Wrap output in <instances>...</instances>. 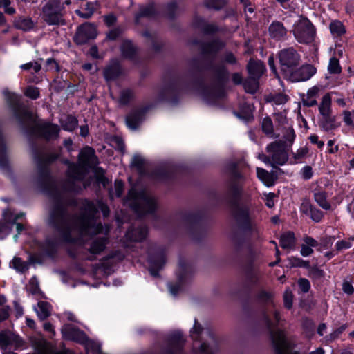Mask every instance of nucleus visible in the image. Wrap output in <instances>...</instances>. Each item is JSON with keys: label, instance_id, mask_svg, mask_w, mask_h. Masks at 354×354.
<instances>
[{"label": "nucleus", "instance_id": "f257e3e1", "mask_svg": "<svg viewBox=\"0 0 354 354\" xmlns=\"http://www.w3.org/2000/svg\"><path fill=\"white\" fill-rule=\"evenodd\" d=\"M54 197L57 200V204L50 213V222L65 242L76 243L86 234L108 232V228H104L97 220L99 210L105 217L109 214V207L101 201L94 203L84 201L80 205V216H71L63 204L59 203L60 196Z\"/></svg>", "mask_w": 354, "mask_h": 354}, {"label": "nucleus", "instance_id": "f03ea898", "mask_svg": "<svg viewBox=\"0 0 354 354\" xmlns=\"http://www.w3.org/2000/svg\"><path fill=\"white\" fill-rule=\"evenodd\" d=\"M125 203L139 215L152 213L157 207L156 201L150 193L144 189L138 190L136 187L129 190Z\"/></svg>", "mask_w": 354, "mask_h": 354}, {"label": "nucleus", "instance_id": "7ed1b4c3", "mask_svg": "<svg viewBox=\"0 0 354 354\" xmlns=\"http://www.w3.org/2000/svg\"><path fill=\"white\" fill-rule=\"evenodd\" d=\"M19 120L24 123L27 127H33V131L46 139L56 138L58 135L59 128L57 125L51 124L48 122H41L35 118L33 114L25 109L21 111L17 115Z\"/></svg>", "mask_w": 354, "mask_h": 354}, {"label": "nucleus", "instance_id": "20e7f679", "mask_svg": "<svg viewBox=\"0 0 354 354\" xmlns=\"http://www.w3.org/2000/svg\"><path fill=\"white\" fill-rule=\"evenodd\" d=\"M96 162V157L93 149L86 147L79 154L78 164H71L68 167V174L70 180H80L84 177L88 168Z\"/></svg>", "mask_w": 354, "mask_h": 354}, {"label": "nucleus", "instance_id": "39448f33", "mask_svg": "<svg viewBox=\"0 0 354 354\" xmlns=\"http://www.w3.org/2000/svg\"><path fill=\"white\" fill-rule=\"evenodd\" d=\"M268 155L263 153L258 154V158L265 164L275 167L277 165H282L286 162L288 156L283 143L273 142L266 147Z\"/></svg>", "mask_w": 354, "mask_h": 354}, {"label": "nucleus", "instance_id": "423d86ee", "mask_svg": "<svg viewBox=\"0 0 354 354\" xmlns=\"http://www.w3.org/2000/svg\"><path fill=\"white\" fill-rule=\"evenodd\" d=\"M64 4L70 5L71 0L61 3L59 0H53L47 3L41 13L42 19L49 25H58L64 23Z\"/></svg>", "mask_w": 354, "mask_h": 354}, {"label": "nucleus", "instance_id": "0eeeda50", "mask_svg": "<svg viewBox=\"0 0 354 354\" xmlns=\"http://www.w3.org/2000/svg\"><path fill=\"white\" fill-rule=\"evenodd\" d=\"M292 31L296 40L302 44L313 41L316 34L315 26L308 19L304 17H300L295 22Z\"/></svg>", "mask_w": 354, "mask_h": 354}, {"label": "nucleus", "instance_id": "6e6552de", "mask_svg": "<svg viewBox=\"0 0 354 354\" xmlns=\"http://www.w3.org/2000/svg\"><path fill=\"white\" fill-rule=\"evenodd\" d=\"M278 57L281 72L284 78L299 65L301 61L300 55L292 47L279 51Z\"/></svg>", "mask_w": 354, "mask_h": 354}, {"label": "nucleus", "instance_id": "1a4fd4ad", "mask_svg": "<svg viewBox=\"0 0 354 354\" xmlns=\"http://www.w3.org/2000/svg\"><path fill=\"white\" fill-rule=\"evenodd\" d=\"M266 322L277 354H299L292 351V345L286 338L283 330L277 328L268 319H266Z\"/></svg>", "mask_w": 354, "mask_h": 354}, {"label": "nucleus", "instance_id": "9d476101", "mask_svg": "<svg viewBox=\"0 0 354 354\" xmlns=\"http://www.w3.org/2000/svg\"><path fill=\"white\" fill-rule=\"evenodd\" d=\"M62 336L65 339L73 340L80 344H85L86 347L91 348L95 353H100L99 344L88 342L85 333L80 331L72 324H66L62 329Z\"/></svg>", "mask_w": 354, "mask_h": 354}, {"label": "nucleus", "instance_id": "9b49d317", "mask_svg": "<svg viewBox=\"0 0 354 354\" xmlns=\"http://www.w3.org/2000/svg\"><path fill=\"white\" fill-rule=\"evenodd\" d=\"M317 69L311 64H304L299 68H295L290 73L286 79L292 82H305L310 80L315 73Z\"/></svg>", "mask_w": 354, "mask_h": 354}, {"label": "nucleus", "instance_id": "f8f14e48", "mask_svg": "<svg viewBox=\"0 0 354 354\" xmlns=\"http://www.w3.org/2000/svg\"><path fill=\"white\" fill-rule=\"evenodd\" d=\"M24 216L23 213L15 214L11 210L3 212V221L0 222V239L5 238L10 234L12 227L16 221Z\"/></svg>", "mask_w": 354, "mask_h": 354}, {"label": "nucleus", "instance_id": "ddd939ff", "mask_svg": "<svg viewBox=\"0 0 354 354\" xmlns=\"http://www.w3.org/2000/svg\"><path fill=\"white\" fill-rule=\"evenodd\" d=\"M22 344V340L18 335L10 332L0 333V347L3 351L7 349H17Z\"/></svg>", "mask_w": 354, "mask_h": 354}, {"label": "nucleus", "instance_id": "4468645a", "mask_svg": "<svg viewBox=\"0 0 354 354\" xmlns=\"http://www.w3.org/2000/svg\"><path fill=\"white\" fill-rule=\"evenodd\" d=\"M97 36L96 27L91 24H84L79 27L75 36L77 44L86 43L88 39H94Z\"/></svg>", "mask_w": 354, "mask_h": 354}, {"label": "nucleus", "instance_id": "2eb2a0df", "mask_svg": "<svg viewBox=\"0 0 354 354\" xmlns=\"http://www.w3.org/2000/svg\"><path fill=\"white\" fill-rule=\"evenodd\" d=\"M165 263V257L162 252H158L154 256L150 257L149 259V270L151 275L158 276V270H160Z\"/></svg>", "mask_w": 354, "mask_h": 354}, {"label": "nucleus", "instance_id": "dca6fc26", "mask_svg": "<svg viewBox=\"0 0 354 354\" xmlns=\"http://www.w3.org/2000/svg\"><path fill=\"white\" fill-rule=\"evenodd\" d=\"M234 216L241 225L248 227L250 224L251 218L249 209L246 206H238L234 210Z\"/></svg>", "mask_w": 354, "mask_h": 354}, {"label": "nucleus", "instance_id": "f3484780", "mask_svg": "<svg viewBox=\"0 0 354 354\" xmlns=\"http://www.w3.org/2000/svg\"><path fill=\"white\" fill-rule=\"evenodd\" d=\"M322 88L320 86H314L308 89L306 95L303 98V103L307 106H313L317 104V98L319 97Z\"/></svg>", "mask_w": 354, "mask_h": 354}, {"label": "nucleus", "instance_id": "a211bd4d", "mask_svg": "<svg viewBox=\"0 0 354 354\" xmlns=\"http://www.w3.org/2000/svg\"><path fill=\"white\" fill-rule=\"evenodd\" d=\"M269 33L273 39L280 40L285 38L287 30L283 24L279 21H274L269 27Z\"/></svg>", "mask_w": 354, "mask_h": 354}, {"label": "nucleus", "instance_id": "6ab92c4d", "mask_svg": "<svg viewBox=\"0 0 354 354\" xmlns=\"http://www.w3.org/2000/svg\"><path fill=\"white\" fill-rule=\"evenodd\" d=\"M301 211L310 216L315 222H319L323 216L322 212L313 207L308 201H304L301 205Z\"/></svg>", "mask_w": 354, "mask_h": 354}, {"label": "nucleus", "instance_id": "aec40b11", "mask_svg": "<svg viewBox=\"0 0 354 354\" xmlns=\"http://www.w3.org/2000/svg\"><path fill=\"white\" fill-rule=\"evenodd\" d=\"M32 343L35 350L34 354H72L55 353L42 338L35 339Z\"/></svg>", "mask_w": 354, "mask_h": 354}, {"label": "nucleus", "instance_id": "412c9836", "mask_svg": "<svg viewBox=\"0 0 354 354\" xmlns=\"http://www.w3.org/2000/svg\"><path fill=\"white\" fill-rule=\"evenodd\" d=\"M248 72L253 78H259L265 71V66L261 61L251 60L248 65Z\"/></svg>", "mask_w": 354, "mask_h": 354}, {"label": "nucleus", "instance_id": "4be33fe9", "mask_svg": "<svg viewBox=\"0 0 354 354\" xmlns=\"http://www.w3.org/2000/svg\"><path fill=\"white\" fill-rule=\"evenodd\" d=\"M318 245L317 241L312 237L305 236L301 245L300 253L303 257L310 256L313 252V248Z\"/></svg>", "mask_w": 354, "mask_h": 354}, {"label": "nucleus", "instance_id": "5701e85b", "mask_svg": "<svg viewBox=\"0 0 354 354\" xmlns=\"http://www.w3.org/2000/svg\"><path fill=\"white\" fill-rule=\"evenodd\" d=\"M147 234V229L142 225L136 229H131L127 232V238L133 241H140L143 240Z\"/></svg>", "mask_w": 354, "mask_h": 354}, {"label": "nucleus", "instance_id": "b1692460", "mask_svg": "<svg viewBox=\"0 0 354 354\" xmlns=\"http://www.w3.org/2000/svg\"><path fill=\"white\" fill-rule=\"evenodd\" d=\"M331 97L329 93L323 96L321 104L319 106V111L324 118L329 117L330 114Z\"/></svg>", "mask_w": 354, "mask_h": 354}, {"label": "nucleus", "instance_id": "393cba45", "mask_svg": "<svg viewBox=\"0 0 354 354\" xmlns=\"http://www.w3.org/2000/svg\"><path fill=\"white\" fill-rule=\"evenodd\" d=\"M34 309L41 319L47 318L50 315L51 312L50 305L46 301L38 302L37 306L35 307Z\"/></svg>", "mask_w": 354, "mask_h": 354}, {"label": "nucleus", "instance_id": "a878e982", "mask_svg": "<svg viewBox=\"0 0 354 354\" xmlns=\"http://www.w3.org/2000/svg\"><path fill=\"white\" fill-rule=\"evenodd\" d=\"M142 120L140 113H134L129 115L126 118V124L131 130H136Z\"/></svg>", "mask_w": 354, "mask_h": 354}, {"label": "nucleus", "instance_id": "bb28decb", "mask_svg": "<svg viewBox=\"0 0 354 354\" xmlns=\"http://www.w3.org/2000/svg\"><path fill=\"white\" fill-rule=\"evenodd\" d=\"M330 31L333 37H339L346 32L343 23L339 20H333L329 25Z\"/></svg>", "mask_w": 354, "mask_h": 354}, {"label": "nucleus", "instance_id": "cd10ccee", "mask_svg": "<svg viewBox=\"0 0 354 354\" xmlns=\"http://www.w3.org/2000/svg\"><path fill=\"white\" fill-rule=\"evenodd\" d=\"M295 243V236L292 232H287L281 235L280 238V245L283 249L290 250Z\"/></svg>", "mask_w": 354, "mask_h": 354}, {"label": "nucleus", "instance_id": "c85d7f7f", "mask_svg": "<svg viewBox=\"0 0 354 354\" xmlns=\"http://www.w3.org/2000/svg\"><path fill=\"white\" fill-rule=\"evenodd\" d=\"M62 128L68 131H73L77 126L76 118L72 115H67L60 120Z\"/></svg>", "mask_w": 354, "mask_h": 354}, {"label": "nucleus", "instance_id": "c756f323", "mask_svg": "<svg viewBox=\"0 0 354 354\" xmlns=\"http://www.w3.org/2000/svg\"><path fill=\"white\" fill-rule=\"evenodd\" d=\"M106 244V239L100 237L95 239L91 245L90 252L92 254H99L103 251Z\"/></svg>", "mask_w": 354, "mask_h": 354}, {"label": "nucleus", "instance_id": "7c9ffc66", "mask_svg": "<svg viewBox=\"0 0 354 354\" xmlns=\"http://www.w3.org/2000/svg\"><path fill=\"white\" fill-rule=\"evenodd\" d=\"M257 177L267 186H270L274 183V178L271 174L262 168H257Z\"/></svg>", "mask_w": 354, "mask_h": 354}, {"label": "nucleus", "instance_id": "2f4dec72", "mask_svg": "<svg viewBox=\"0 0 354 354\" xmlns=\"http://www.w3.org/2000/svg\"><path fill=\"white\" fill-rule=\"evenodd\" d=\"M315 201L324 209H329L330 208V203L326 200V195L324 192H318L314 194Z\"/></svg>", "mask_w": 354, "mask_h": 354}, {"label": "nucleus", "instance_id": "473e14b6", "mask_svg": "<svg viewBox=\"0 0 354 354\" xmlns=\"http://www.w3.org/2000/svg\"><path fill=\"white\" fill-rule=\"evenodd\" d=\"M223 46V43L218 40H214L209 44L205 45L203 48L205 54H213L216 53Z\"/></svg>", "mask_w": 354, "mask_h": 354}, {"label": "nucleus", "instance_id": "72a5a7b5", "mask_svg": "<svg viewBox=\"0 0 354 354\" xmlns=\"http://www.w3.org/2000/svg\"><path fill=\"white\" fill-rule=\"evenodd\" d=\"M10 267L17 272H24L28 268V264L23 261L20 258L15 257L10 263Z\"/></svg>", "mask_w": 354, "mask_h": 354}, {"label": "nucleus", "instance_id": "f704fd0d", "mask_svg": "<svg viewBox=\"0 0 354 354\" xmlns=\"http://www.w3.org/2000/svg\"><path fill=\"white\" fill-rule=\"evenodd\" d=\"M328 71L331 74H338L342 71L339 59L335 57H332L329 60Z\"/></svg>", "mask_w": 354, "mask_h": 354}, {"label": "nucleus", "instance_id": "c9c22d12", "mask_svg": "<svg viewBox=\"0 0 354 354\" xmlns=\"http://www.w3.org/2000/svg\"><path fill=\"white\" fill-rule=\"evenodd\" d=\"M121 51L124 57H131L135 52V48L130 41H124L121 46Z\"/></svg>", "mask_w": 354, "mask_h": 354}, {"label": "nucleus", "instance_id": "e433bc0d", "mask_svg": "<svg viewBox=\"0 0 354 354\" xmlns=\"http://www.w3.org/2000/svg\"><path fill=\"white\" fill-rule=\"evenodd\" d=\"M15 26L17 28L23 30H28L33 27V22L30 19L19 18L16 22Z\"/></svg>", "mask_w": 354, "mask_h": 354}, {"label": "nucleus", "instance_id": "4c0bfd02", "mask_svg": "<svg viewBox=\"0 0 354 354\" xmlns=\"http://www.w3.org/2000/svg\"><path fill=\"white\" fill-rule=\"evenodd\" d=\"M243 86L246 92L254 93L258 88V82L257 79L251 77L244 82Z\"/></svg>", "mask_w": 354, "mask_h": 354}, {"label": "nucleus", "instance_id": "58836bf2", "mask_svg": "<svg viewBox=\"0 0 354 354\" xmlns=\"http://www.w3.org/2000/svg\"><path fill=\"white\" fill-rule=\"evenodd\" d=\"M120 73V68L118 65L110 66L104 71V77L107 80L114 79Z\"/></svg>", "mask_w": 354, "mask_h": 354}, {"label": "nucleus", "instance_id": "ea45409f", "mask_svg": "<svg viewBox=\"0 0 354 354\" xmlns=\"http://www.w3.org/2000/svg\"><path fill=\"white\" fill-rule=\"evenodd\" d=\"M95 9V4L93 3H87L86 5V12H82L80 10H75V12L81 17L88 19L92 16Z\"/></svg>", "mask_w": 354, "mask_h": 354}, {"label": "nucleus", "instance_id": "a19ab883", "mask_svg": "<svg viewBox=\"0 0 354 354\" xmlns=\"http://www.w3.org/2000/svg\"><path fill=\"white\" fill-rule=\"evenodd\" d=\"M262 130L269 136L273 135V124L270 118H265L262 121Z\"/></svg>", "mask_w": 354, "mask_h": 354}, {"label": "nucleus", "instance_id": "79ce46f5", "mask_svg": "<svg viewBox=\"0 0 354 354\" xmlns=\"http://www.w3.org/2000/svg\"><path fill=\"white\" fill-rule=\"evenodd\" d=\"M156 13V9L153 4H149L146 6H142L140 9V17H152Z\"/></svg>", "mask_w": 354, "mask_h": 354}, {"label": "nucleus", "instance_id": "37998d69", "mask_svg": "<svg viewBox=\"0 0 354 354\" xmlns=\"http://www.w3.org/2000/svg\"><path fill=\"white\" fill-rule=\"evenodd\" d=\"M343 120L346 125L354 127V111H344L343 112Z\"/></svg>", "mask_w": 354, "mask_h": 354}, {"label": "nucleus", "instance_id": "c03bdc74", "mask_svg": "<svg viewBox=\"0 0 354 354\" xmlns=\"http://www.w3.org/2000/svg\"><path fill=\"white\" fill-rule=\"evenodd\" d=\"M201 350L202 354H216V353L218 351V348L216 344L207 345L205 343L201 344Z\"/></svg>", "mask_w": 354, "mask_h": 354}, {"label": "nucleus", "instance_id": "a18cd8bd", "mask_svg": "<svg viewBox=\"0 0 354 354\" xmlns=\"http://www.w3.org/2000/svg\"><path fill=\"white\" fill-rule=\"evenodd\" d=\"M205 5L209 8L218 10L225 5L223 0H206Z\"/></svg>", "mask_w": 354, "mask_h": 354}, {"label": "nucleus", "instance_id": "49530a36", "mask_svg": "<svg viewBox=\"0 0 354 354\" xmlns=\"http://www.w3.org/2000/svg\"><path fill=\"white\" fill-rule=\"evenodd\" d=\"M133 93L130 90H124L121 92L120 102L121 104H125L132 98Z\"/></svg>", "mask_w": 354, "mask_h": 354}, {"label": "nucleus", "instance_id": "de8ad7c7", "mask_svg": "<svg viewBox=\"0 0 354 354\" xmlns=\"http://www.w3.org/2000/svg\"><path fill=\"white\" fill-rule=\"evenodd\" d=\"M25 95L33 100L37 99L39 95V91L37 88L34 86H28L26 88Z\"/></svg>", "mask_w": 354, "mask_h": 354}, {"label": "nucleus", "instance_id": "09e8293b", "mask_svg": "<svg viewBox=\"0 0 354 354\" xmlns=\"http://www.w3.org/2000/svg\"><path fill=\"white\" fill-rule=\"evenodd\" d=\"M22 69L30 70L32 72L37 73L41 69V66L37 62H30L21 66Z\"/></svg>", "mask_w": 354, "mask_h": 354}, {"label": "nucleus", "instance_id": "8fccbe9b", "mask_svg": "<svg viewBox=\"0 0 354 354\" xmlns=\"http://www.w3.org/2000/svg\"><path fill=\"white\" fill-rule=\"evenodd\" d=\"M308 152V150L306 147L299 148L293 155L294 158L299 162L305 158Z\"/></svg>", "mask_w": 354, "mask_h": 354}, {"label": "nucleus", "instance_id": "3c124183", "mask_svg": "<svg viewBox=\"0 0 354 354\" xmlns=\"http://www.w3.org/2000/svg\"><path fill=\"white\" fill-rule=\"evenodd\" d=\"M283 300L285 306L287 308H290L292 304V295L290 290H286L283 295Z\"/></svg>", "mask_w": 354, "mask_h": 354}, {"label": "nucleus", "instance_id": "603ef678", "mask_svg": "<svg viewBox=\"0 0 354 354\" xmlns=\"http://www.w3.org/2000/svg\"><path fill=\"white\" fill-rule=\"evenodd\" d=\"M301 175L304 179L308 180L313 176V169L310 166H305L301 170Z\"/></svg>", "mask_w": 354, "mask_h": 354}, {"label": "nucleus", "instance_id": "864d4df0", "mask_svg": "<svg viewBox=\"0 0 354 354\" xmlns=\"http://www.w3.org/2000/svg\"><path fill=\"white\" fill-rule=\"evenodd\" d=\"M345 329H346V326H342L339 327V328L335 330L328 337V340H330V341L335 340L339 336V335H341L345 330Z\"/></svg>", "mask_w": 354, "mask_h": 354}, {"label": "nucleus", "instance_id": "5fc2aeb1", "mask_svg": "<svg viewBox=\"0 0 354 354\" xmlns=\"http://www.w3.org/2000/svg\"><path fill=\"white\" fill-rule=\"evenodd\" d=\"M201 28L206 33L214 32L216 30V27L213 24H207L205 21H202L201 24L199 25Z\"/></svg>", "mask_w": 354, "mask_h": 354}, {"label": "nucleus", "instance_id": "6e6d98bb", "mask_svg": "<svg viewBox=\"0 0 354 354\" xmlns=\"http://www.w3.org/2000/svg\"><path fill=\"white\" fill-rule=\"evenodd\" d=\"M124 184L122 180H117L115 181L114 188L115 192V196L120 197L123 192Z\"/></svg>", "mask_w": 354, "mask_h": 354}, {"label": "nucleus", "instance_id": "4d7b16f0", "mask_svg": "<svg viewBox=\"0 0 354 354\" xmlns=\"http://www.w3.org/2000/svg\"><path fill=\"white\" fill-rule=\"evenodd\" d=\"M144 161L145 160L142 156L136 155L133 158L132 165L136 167L138 169H140L144 164Z\"/></svg>", "mask_w": 354, "mask_h": 354}, {"label": "nucleus", "instance_id": "13d9d810", "mask_svg": "<svg viewBox=\"0 0 354 354\" xmlns=\"http://www.w3.org/2000/svg\"><path fill=\"white\" fill-rule=\"evenodd\" d=\"M299 286L304 292H307L310 288L309 281L306 279H299Z\"/></svg>", "mask_w": 354, "mask_h": 354}, {"label": "nucleus", "instance_id": "bf43d9fd", "mask_svg": "<svg viewBox=\"0 0 354 354\" xmlns=\"http://www.w3.org/2000/svg\"><path fill=\"white\" fill-rule=\"evenodd\" d=\"M202 328L200 326V324L195 320V323L194 325V327L192 330V337L194 340H196L198 339V335L201 333Z\"/></svg>", "mask_w": 354, "mask_h": 354}, {"label": "nucleus", "instance_id": "052dcab7", "mask_svg": "<svg viewBox=\"0 0 354 354\" xmlns=\"http://www.w3.org/2000/svg\"><path fill=\"white\" fill-rule=\"evenodd\" d=\"M351 247V244L348 241H340L337 242L336 248L338 250L347 249Z\"/></svg>", "mask_w": 354, "mask_h": 354}, {"label": "nucleus", "instance_id": "680f3d73", "mask_svg": "<svg viewBox=\"0 0 354 354\" xmlns=\"http://www.w3.org/2000/svg\"><path fill=\"white\" fill-rule=\"evenodd\" d=\"M274 197L275 195L273 193H269L268 195H266V204L269 208H272L274 206Z\"/></svg>", "mask_w": 354, "mask_h": 354}, {"label": "nucleus", "instance_id": "e2e57ef3", "mask_svg": "<svg viewBox=\"0 0 354 354\" xmlns=\"http://www.w3.org/2000/svg\"><path fill=\"white\" fill-rule=\"evenodd\" d=\"M342 289L343 291L348 295H351L354 292L353 286L348 281L343 283Z\"/></svg>", "mask_w": 354, "mask_h": 354}, {"label": "nucleus", "instance_id": "0e129e2a", "mask_svg": "<svg viewBox=\"0 0 354 354\" xmlns=\"http://www.w3.org/2000/svg\"><path fill=\"white\" fill-rule=\"evenodd\" d=\"M3 93L10 103L15 104L18 101V96L14 93H11L8 91H4Z\"/></svg>", "mask_w": 354, "mask_h": 354}, {"label": "nucleus", "instance_id": "69168bd1", "mask_svg": "<svg viewBox=\"0 0 354 354\" xmlns=\"http://www.w3.org/2000/svg\"><path fill=\"white\" fill-rule=\"evenodd\" d=\"M121 31L118 28L111 30L107 35V37L111 40H114L119 37Z\"/></svg>", "mask_w": 354, "mask_h": 354}, {"label": "nucleus", "instance_id": "338daca9", "mask_svg": "<svg viewBox=\"0 0 354 354\" xmlns=\"http://www.w3.org/2000/svg\"><path fill=\"white\" fill-rule=\"evenodd\" d=\"M169 288L171 294L175 296L178 293V292L180 290L181 288H180V285L171 284V285H169Z\"/></svg>", "mask_w": 354, "mask_h": 354}, {"label": "nucleus", "instance_id": "774afa93", "mask_svg": "<svg viewBox=\"0 0 354 354\" xmlns=\"http://www.w3.org/2000/svg\"><path fill=\"white\" fill-rule=\"evenodd\" d=\"M88 53L93 58H96V59L100 58V56L98 55V49H97V46H95L91 47V48L89 49Z\"/></svg>", "mask_w": 354, "mask_h": 354}]
</instances>
